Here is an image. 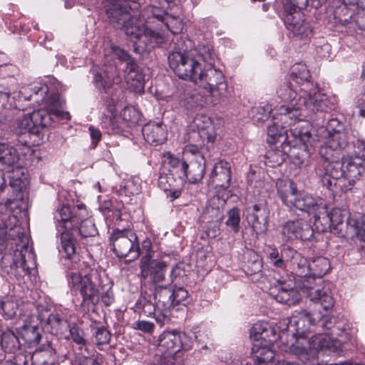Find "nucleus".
Returning a JSON list of instances; mask_svg holds the SVG:
<instances>
[{"mask_svg": "<svg viewBox=\"0 0 365 365\" xmlns=\"http://www.w3.org/2000/svg\"><path fill=\"white\" fill-rule=\"evenodd\" d=\"M103 123L106 126L110 128L113 133H118L121 130L115 113L113 115H106L104 113Z\"/></svg>", "mask_w": 365, "mask_h": 365, "instance_id": "obj_61", "label": "nucleus"}, {"mask_svg": "<svg viewBox=\"0 0 365 365\" xmlns=\"http://www.w3.org/2000/svg\"><path fill=\"white\" fill-rule=\"evenodd\" d=\"M324 95L319 92H305L303 96L298 98V102L292 103L290 107H279L276 114L284 115L285 118L290 120L298 118L302 112L308 115H312L317 112L322 111L324 109Z\"/></svg>", "mask_w": 365, "mask_h": 365, "instance_id": "obj_6", "label": "nucleus"}, {"mask_svg": "<svg viewBox=\"0 0 365 365\" xmlns=\"http://www.w3.org/2000/svg\"><path fill=\"white\" fill-rule=\"evenodd\" d=\"M122 118L127 122L132 123H137L138 120V113L133 107H125L121 113Z\"/></svg>", "mask_w": 365, "mask_h": 365, "instance_id": "obj_62", "label": "nucleus"}, {"mask_svg": "<svg viewBox=\"0 0 365 365\" xmlns=\"http://www.w3.org/2000/svg\"><path fill=\"white\" fill-rule=\"evenodd\" d=\"M19 160L17 150L7 143H0V164L5 166H12Z\"/></svg>", "mask_w": 365, "mask_h": 365, "instance_id": "obj_37", "label": "nucleus"}, {"mask_svg": "<svg viewBox=\"0 0 365 365\" xmlns=\"http://www.w3.org/2000/svg\"><path fill=\"white\" fill-rule=\"evenodd\" d=\"M314 232L309 224L306 221L297 220L286 222L282 230L284 240L300 239L303 241L309 240L313 236Z\"/></svg>", "mask_w": 365, "mask_h": 365, "instance_id": "obj_14", "label": "nucleus"}, {"mask_svg": "<svg viewBox=\"0 0 365 365\" xmlns=\"http://www.w3.org/2000/svg\"><path fill=\"white\" fill-rule=\"evenodd\" d=\"M277 192L284 205L308 214H313L325 208L321 198H315L310 194L298 192L292 181L277 182Z\"/></svg>", "mask_w": 365, "mask_h": 365, "instance_id": "obj_4", "label": "nucleus"}, {"mask_svg": "<svg viewBox=\"0 0 365 365\" xmlns=\"http://www.w3.org/2000/svg\"><path fill=\"white\" fill-rule=\"evenodd\" d=\"M299 146L300 148H298L297 144L292 145L289 141H286V139L282 142L281 145L284 153L297 166H302L308 158L304 144H301Z\"/></svg>", "mask_w": 365, "mask_h": 365, "instance_id": "obj_29", "label": "nucleus"}, {"mask_svg": "<svg viewBox=\"0 0 365 365\" xmlns=\"http://www.w3.org/2000/svg\"><path fill=\"white\" fill-rule=\"evenodd\" d=\"M340 347L339 341L333 339L329 334H319L311 337L297 338L291 346V351L296 355L303 354L314 355L319 351L329 350L336 353Z\"/></svg>", "mask_w": 365, "mask_h": 365, "instance_id": "obj_7", "label": "nucleus"}, {"mask_svg": "<svg viewBox=\"0 0 365 365\" xmlns=\"http://www.w3.org/2000/svg\"><path fill=\"white\" fill-rule=\"evenodd\" d=\"M335 124L338 125V128H333L329 131L327 144L330 148L336 150L344 148L347 144V140L345 133L341 131L342 125L336 119H331L329 121V127H332Z\"/></svg>", "mask_w": 365, "mask_h": 365, "instance_id": "obj_30", "label": "nucleus"}, {"mask_svg": "<svg viewBox=\"0 0 365 365\" xmlns=\"http://www.w3.org/2000/svg\"><path fill=\"white\" fill-rule=\"evenodd\" d=\"M14 202L11 200H7L5 204L0 203V212H4V216L2 219L3 227L0 226V245L6 242L9 240H14L19 233V231H16V229L20 230L17 227L15 223L17 222V219L15 216L11 215L10 210L8 208Z\"/></svg>", "mask_w": 365, "mask_h": 365, "instance_id": "obj_16", "label": "nucleus"}, {"mask_svg": "<svg viewBox=\"0 0 365 365\" xmlns=\"http://www.w3.org/2000/svg\"><path fill=\"white\" fill-rule=\"evenodd\" d=\"M281 150H269L267 154V158L269 160L270 163H273L274 165H280L285 160V154L283 151V148L281 147Z\"/></svg>", "mask_w": 365, "mask_h": 365, "instance_id": "obj_60", "label": "nucleus"}, {"mask_svg": "<svg viewBox=\"0 0 365 365\" xmlns=\"http://www.w3.org/2000/svg\"><path fill=\"white\" fill-rule=\"evenodd\" d=\"M55 354V350L48 343L43 348L36 349L33 354L18 355L16 361L22 362L23 365H53Z\"/></svg>", "mask_w": 365, "mask_h": 365, "instance_id": "obj_15", "label": "nucleus"}, {"mask_svg": "<svg viewBox=\"0 0 365 365\" xmlns=\"http://www.w3.org/2000/svg\"><path fill=\"white\" fill-rule=\"evenodd\" d=\"M276 280L282 285L276 295V299L278 302L289 306L294 305L299 302L300 296L297 289L293 287L292 282L291 284H287L284 277L276 279Z\"/></svg>", "mask_w": 365, "mask_h": 365, "instance_id": "obj_24", "label": "nucleus"}, {"mask_svg": "<svg viewBox=\"0 0 365 365\" xmlns=\"http://www.w3.org/2000/svg\"><path fill=\"white\" fill-rule=\"evenodd\" d=\"M224 217V210L215 206L214 202H210L205 207L202 215V220L207 224L221 223Z\"/></svg>", "mask_w": 365, "mask_h": 365, "instance_id": "obj_40", "label": "nucleus"}, {"mask_svg": "<svg viewBox=\"0 0 365 365\" xmlns=\"http://www.w3.org/2000/svg\"><path fill=\"white\" fill-rule=\"evenodd\" d=\"M170 68L180 78L192 81L197 71L200 70V63L188 51H175L168 55Z\"/></svg>", "mask_w": 365, "mask_h": 365, "instance_id": "obj_8", "label": "nucleus"}, {"mask_svg": "<svg viewBox=\"0 0 365 365\" xmlns=\"http://www.w3.org/2000/svg\"><path fill=\"white\" fill-rule=\"evenodd\" d=\"M1 344L5 352L15 353L20 347L19 338L9 330L3 333Z\"/></svg>", "mask_w": 365, "mask_h": 365, "instance_id": "obj_44", "label": "nucleus"}, {"mask_svg": "<svg viewBox=\"0 0 365 365\" xmlns=\"http://www.w3.org/2000/svg\"><path fill=\"white\" fill-rule=\"evenodd\" d=\"M158 185L162 190L168 192V196L170 197L172 200L178 198L181 195V190L178 187L176 180L171 173H160L158 178Z\"/></svg>", "mask_w": 365, "mask_h": 365, "instance_id": "obj_31", "label": "nucleus"}, {"mask_svg": "<svg viewBox=\"0 0 365 365\" xmlns=\"http://www.w3.org/2000/svg\"><path fill=\"white\" fill-rule=\"evenodd\" d=\"M316 174L320 178L322 185L327 189L331 190L333 186L336 185L338 179H334L332 177L324 170L322 167H317L315 169Z\"/></svg>", "mask_w": 365, "mask_h": 365, "instance_id": "obj_57", "label": "nucleus"}, {"mask_svg": "<svg viewBox=\"0 0 365 365\" xmlns=\"http://www.w3.org/2000/svg\"><path fill=\"white\" fill-rule=\"evenodd\" d=\"M143 41H144L135 46V52L142 53L150 51L156 46H161L164 42L163 37L161 35L150 29L149 31H147V36H143Z\"/></svg>", "mask_w": 365, "mask_h": 365, "instance_id": "obj_33", "label": "nucleus"}, {"mask_svg": "<svg viewBox=\"0 0 365 365\" xmlns=\"http://www.w3.org/2000/svg\"><path fill=\"white\" fill-rule=\"evenodd\" d=\"M344 164V178L349 181V185H345L346 190H351L356 180H359L365 175V158L364 155L357 153L347 155L343 157Z\"/></svg>", "mask_w": 365, "mask_h": 365, "instance_id": "obj_12", "label": "nucleus"}, {"mask_svg": "<svg viewBox=\"0 0 365 365\" xmlns=\"http://www.w3.org/2000/svg\"><path fill=\"white\" fill-rule=\"evenodd\" d=\"M61 242L65 253L63 265L67 269L66 276L71 272H83L87 264L81 261V256L76 251V239L73 235L68 230H66L61 232Z\"/></svg>", "mask_w": 365, "mask_h": 365, "instance_id": "obj_11", "label": "nucleus"}, {"mask_svg": "<svg viewBox=\"0 0 365 365\" xmlns=\"http://www.w3.org/2000/svg\"><path fill=\"white\" fill-rule=\"evenodd\" d=\"M0 307L6 319H13L19 310V301L14 297H6L0 302Z\"/></svg>", "mask_w": 365, "mask_h": 365, "instance_id": "obj_43", "label": "nucleus"}, {"mask_svg": "<svg viewBox=\"0 0 365 365\" xmlns=\"http://www.w3.org/2000/svg\"><path fill=\"white\" fill-rule=\"evenodd\" d=\"M286 136L282 134L279 130V126L276 123L267 126V141L269 144H274L277 142H282L288 140V132L285 131Z\"/></svg>", "mask_w": 365, "mask_h": 365, "instance_id": "obj_50", "label": "nucleus"}, {"mask_svg": "<svg viewBox=\"0 0 365 365\" xmlns=\"http://www.w3.org/2000/svg\"><path fill=\"white\" fill-rule=\"evenodd\" d=\"M284 257H289L288 264L296 275L304 277L309 274V263L297 251L290 247V251L284 252Z\"/></svg>", "mask_w": 365, "mask_h": 365, "instance_id": "obj_21", "label": "nucleus"}, {"mask_svg": "<svg viewBox=\"0 0 365 365\" xmlns=\"http://www.w3.org/2000/svg\"><path fill=\"white\" fill-rule=\"evenodd\" d=\"M291 17L287 19V28L291 31L294 36L300 38H308L312 33V29L309 23L305 22L301 19V16L293 21Z\"/></svg>", "mask_w": 365, "mask_h": 365, "instance_id": "obj_35", "label": "nucleus"}, {"mask_svg": "<svg viewBox=\"0 0 365 365\" xmlns=\"http://www.w3.org/2000/svg\"><path fill=\"white\" fill-rule=\"evenodd\" d=\"M173 300L174 302V307L184 302L188 296V292L183 288H178L173 291Z\"/></svg>", "mask_w": 365, "mask_h": 365, "instance_id": "obj_64", "label": "nucleus"}, {"mask_svg": "<svg viewBox=\"0 0 365 365\" xmlns=\"http://www.w3.org/2000/svg\"><path fill=\"white\" fill-rule=\"evenodd\" d=\"M240 210L234 207L228 212V219L226 221V225L232 227L234 232H238L240 230Z\"/></svg>", "mask_w": 365, "mask_h": 365, "instance_id": "obj_55", "label": "nucleus"}, {"mask_svg": "<svg viewBox=\"0 0 365 365\" xmlns=\"http://www.w3.org/2000/svg\"><path fill=\"white\" fill-rule=\"evenodd\" d=\"M119 29H123L125 34L134 41V48L144 41L143 36H147V31H149L145 26L144 19L135 13Z\"/></svg>", "mask_w": 365, "mask_h": 365, "instance_id": "obj_18", "label": "nucleus"}, {"mask_svg": "<svg viewBox=\"0 0 365 365\" xmlns=\"http://www.w3.org/2000/svg\"><path fill=\"white\" fill-rule=\"evenodd\" d=\"M187 142L197 144L198 146H205V143H210L214 141L213 139L210 138L207 135H202V133L197 130H195L190 126L189 131L187 133Z\"/></svg>", "mask_w": 365, "mask_h": 365, "instance_id": "obj_52", "label": "nucleus"}, {"mask_svg": "<svg viewBox=\"0 0 365 365\" xmlns=\"http://www.w3.org/2000/svg\"><path fill=\"white\" fill-rule=\"evenodd\" d=\"M317 167H322L324 168V170L326 173H328L332 178L338 179L341 181L340 178L341 177H344V164L343 163V158L341 160H331V161H324L321 162Z\"/></svg>", "mask_w": 365, "mask_h": 365, "instance_id": "obj_41", "label": "nucleus"}, {"mask_svg": "<svg viewBox=\"0 0 365 365\" xmlns=\"http://www.w3.org/2000/svg\"><path fill=\"white\" fill-rule=\"evenodd\" d=\"M20 335L25 343L35 345L41 338V329L37 325L26 323L21 329Z\"/></svg>", "mask_w": 365, "mask_h": 365, "instance_id": "obj_38", "label": "nucleus"}, {"mask_svg": "<svg viewBox=\"0 0 365 365\" xmlns=\"http://www.w3.org/2000/svg\"><path fill=\"white\" fill-rule=\"evenodd\" d=\"M112 250L117 257L133 262L140 256V247L136 235L130 230L116 228L110 237Z\"/></svg>", "mask_w": 365, "mask_h": 365, "instance_id": "obj_5", "label": "nucleus"}, {"mask_svg": "<svg viewBox=\"0 0 365 365\" xmlns=\"http://www.w3.org/2000/svg\"><path fill=\"white\" fill-rule=\"evenodd\" d=\"M173 296V290L170 288L166 287H155L154 298L157 312H162L164 317L166 315V312H169L170 309L174 307Z\"/></svg>", "mask_w": 365, "mask_h": 365, "instance_id": "obj_26", "label": "nucleus"}, {"mask_svg": "<svg viewBox=\"0 0 365 365\" xmlns=\"http://www.w3.org/2000/svg\"><path fill=\"white\" fill-rule=\"evenodd\" d=\"M309 263V274L319 278L325 275L331 269L329 259L322 256L313 257Z\"/></svg>", "mask_w": 365, "mask_h": 365, "instance_id": "obj_36", "label": "nucleus"}, {"mask_svg": "<svg viewBox=\"0 0 365 365\" xmlns=\"http://www.w3.org/2000/svg\"><path fill=\"white\" fill-rule=\"evenodd\" d=\"M314 276H309L302 282V289H307L308 296L311 301L316 304L321 305L324 310H329L332 308L334 304L333 297L328 292V291L320 290L319 289H314L312 284H314Z\"/></svg>", "mask_w": 365, "mask_h": 365, "instance_id": "obj_19", "label": "nucleus"}, {"mask_svg": "<svg viewBox=\"0 0 365 365\" xmlns=\"http://www.w3.org/2000/svg\"><path fill=\"white\" fill-rule=\"evenodd\" d=\"M140 5L130 0H105L104 8L108 19L110 23L118 28L125 23L133 14L134 10H138Z\"/></svg>", "mask_w": 365, "mask_h": 365, "instance_id": "obj_9", "label": "nucleus"}, {"mask_svg": "<svg viewBox=\"0 0 365 365\" xmlns=\"http://www.w3.org/2000/svg\"><path fill=\"white\" fill-rule=\"evenodd\" d=\"M205 162L203 158L200 161H192L190 164L183 163L182 173L191 183L200 182L205 175Z\"/></svg>", "mask_w": 365, "mask_h": 365, "instance_id": "obj_28", "label": "nucleus"}, {"mask_svg": "<svg viewBox=\"0 0 365 365\" xmlns=\"http://www.w3.org/2000/svg\"><path fill=\"white\" fill-rule=\"evenodd\" d=\"M313 214L314 215V225L318 230L322 232H327L333 227L331 220L326 207L324 210H320Z\"/></svg>", "mask_w": 365, "mask_h": 365, "instance_id": "obj_45", "label": "nucleus"}, {"mask_svg": "<svg viewBox=\"0 0 365 365\" xmlns=\"http://www.w3.org/2000/svg\"><path fill=\"white\" fill-rule=\"evenodd\" d=\"M282 5L284 10L283 16L285 24H287L288 17H291L292 19V21H293L301 16V12L292 0H282Z\"/></svg>", "mask_w": 365, "mask_h": 365, "instance_id": "obj_51", "label": "nucleus"}, {"mask_svg": "<svg viewBox=\"0 0 365 365\" xmlns=\"http://www.w3.org/2000/svg\"><path fill=\"white\" fill-rule=\"evenodd\" d=\"M269 328V324L264 322H259L255 323L250 330V336L254 340L258 341L264 339V334Z\"/></svg>", "mask_w": 365, "mask_h": 365, "instance_id": "obj_58", "label": "nucleus"}, {"mask_svg": "<svg viewBox=\"0 0 365 365\" xmlns=\"http://www.w3.org/2000/svg\"><path fill=\"white\" fill-rule=\"evenodd\" d=\"M191 128L197 130L202 133L203 136L207 135L215 139V131L212 119L205 115H197L190 125Z\"/></svg>", "mask_w": 365, "mask_h": 365, "instance_id": "obj_34", "label": "nucleus"}, {"mask_svg": "<svg viewBox=\"0 0 365 365\" xmlns=\"http://www.w3.org/2000/svg\"><path fill=\"white\" fill-rule=\"evenodd\" d=\"M125 81L135 92H140L144 89V75L141 68L134 62H128L125 67Z\"/></svg>", "mask_w": 365, "mask_h": 365, "instance_id": "obj_22", "label": "nucleus"}, {"mask_svg": "<svg viewBox=\"0 0 365 365\" xmlns=\"http://www.w3.org/2000/svg\"><path fill=\"white\" fill-rule=\"evenodd\" d=\"M93 330L96 344L99 349H102L103 345L109 343L111 337L110 333L103 327H94Z\"/></svg>", "mask_w": 365, "mask_h": 365, "instance_id": "obj_54", "label": "nucleus"}, {"mask_svg": "<svg viewBox=\"0 0 365 365\" xmlns=\"http://www.w3.org/2000/svg\"><path fill=\"white\" fill-rule=\"evenodd\" d=\"M38 317L41 322L45 320L46 324L50 327L51 331L56 334H58L67 325V320L58 313L49 314L47 317L41 314Z\"/></svg>", "mask_w": 365, "mask_h": 365, "instance_id": "obj_42", "label": "nucleus"}, {"mask_svg": "<svg viewBox=\"0 0 365 365\" xmlns=\"http://www.w3.org/2000/svg\"><path fill=\"white\" fill-rule=\"evenodd\" d=\"M135 309L139 313H143L145 316L150 317L155 314L157 307L155 303L153 304L145 297L140 296L135 303Z\"/></svg>", "mask_w": 365, "mask_h": 365, "instance_id": "obj_49", "label": "nucleus"}, {"mask_svg": "<svg viewBox=\"0 0 365 365\" xmlns=\"http://www.w3.org/2000/svg\"><path fill=\"white\" fill-rule=\"evenodd\" d=\"M296 119L294 118V123L292 125L290 123L291 128L289 130L290 134L295 138V140H299V142L304 144L307 140H308L310 137V133L304 129L303 126L301 125V120H299L298 122H295Z\"/></svg>", "mask_w": 365, "mask_h": 365, "instance_id": "obj_48", "label": "nucleus"}, {"mask_svg": "<svg viewBox=\"0 0 365 365\" xmlns=\"http://www.w3.org/2000/svg\"><path fill=\"white\" fill-rule=\"evenodd\" d=\"M231 181V168L230 164L220 160L215 164L209 176L208 185L214 188L227 189Z\"/></svg>", "mask_w": 365, "mask_h": 365, "instance_id": "obj_17", "label": "nucleus"}, {"mask_svg": "<svg viewBox=\"0 0 365 365\" xmlns=\"http://www.w3.org/2000/svg\"><path fill=\"white\" fill-rule=\"evenodd\" d=\"M277 96L287 105L280 107H290L292 103L298 102V94L296 88H294L292 81L289 79L279 85L277 90Z\"/></svg>", "mask_w": 365, "mask_h": 365, "instance_id": "obj_32", "label": "nucleus"}, {"mask_svg": "<svg viewBox=\"0 0 365 365\" xmlns=\"http://www.w3.org/2000/svg\"><path fill=\"white\" fill-rule=\"evenodd\" d=\"M185 336V333L177 331H164L159 337L158 347L162 352L176 353L185 349L182 339Z\"/></svg>", "mask_w": 365, "mask_h": 365, "instance_id": "obj_20", "label": "nucleus"}, {"mask_svg": "<svg viewBox=\"0 0 365 365\" xmlns=\"http://www.w3.org/2000/svg\"><path fill=\"white\" fill-rule=\"evenodd\" d=\"M143 249L145 250L146 252L140 259L141 277L143 279L149 277L154 284L164 281L167 267L165 263L159 259H152L150 255L151 242L150 241L143 242Z\"/></svg>", "mask_w": 365, "mask_h": 365, "instance_id": "obj_10", "label": "nucleus"}, {"mask_svg": "<svg viewBox=\"0 0 365 365\" xmlns=\"http://www.w3.org/2000/svg\"><path fill=\"white\" fill-rule=\"evenodd\" d=\"M272 112V109L269 105L255 108L252 110V113H254V120L257 123L264 122L267 119H268Z\"/></svg>", "mask_w": 365, "mask_h": 365, "instance_id": "obj_56", "label": "nucleus"}, {"mask_svg": "<svg viewBox=\"0 0 365 365\" xmlns=\"http://www.w3.org/2000/svg\"><path fill=\"white\" fill-rule=\"evenodd\" d=\"M319 318V314H312L307 311L301 312L294 321L297 338L307 337L311 327L315 324L316 320Z\"/></svg>", "mask_w": 365, "mask_h": 365, "instance_id": "obj_27", "label": "nucleus"}, {"mask_svg": "<svg viewBox=\"0 0 365 365\" xmlns=\"http://www.w3.org/2000/svg\"><path fill=\"white\" fill-rule=\"evenodd\" d=\"M329 217L331 220L333 228L343 223L344 220L346 217L345 214L342 213V211L339 208H334L330 212H329Z\"/></svg>", "mask_w": 365, "mask_h": 365, "instance_id": "obj_63", "label": "nucleus"}, {"mask_svg": "<svg viewBox=\"0 0 365 365\" xmlns=\"http://www.w3.org/2000/svg\"><path fill=\"white\" fill-rule=\"evenodd\" d=\"M68 282L71 288L79 291L83 297V307L95 305L100 298L106 306H110L114 302V295L110 282L103 284V281L97 270L91 269L89 274L71 272L68 274Z\"/></svg>", "mask_w": 365, "mask_h": 365, "instance_id": "obj_3", "label": "nucleus"}, {"mask_svg": "<svg viewBox=\"0 0 365 365\" xmlns=\"http://www.w3.org/2000/svg\"><path fill=\"white\" fill-rule=\"evenodd\" d=\"M80 214H77L75 208L71 210L68 205H63L58 208L55 214V219L58 222L57 227L61 229L70 230L74 225L78 222Z\"/></svg>", "mask_w": 365, "mask_h": 365, "instance_id": "obj_25", "label": "nucleus"}, {"mask_svg": "<svg viewBox=\"0 0 365 365\" xmlns=\"http://www.w3.org/2000/svg\"><path fill=\"white\" fill-rule=\"evenodd\" d=\"M33 91L34 93L29 96V100H34L38 103L45 101L47 109L34 110L31 113L23 115L17 120L19 131H17L16 135L19 138L23 137L19 141L24 145L30 144L27 137L31 135L36 136L38 139H43V130L52 123V115L63 120L70 118L69 113L62 109L64 102L58 93H53L46 98L48 91L46 85L34 86Z\"/></svg>", "mask_w": 365, "mask_h": 365, "instance_id": "obj_1", "label": "nucleus"}, {"mask_svg": "<svg viewBox=\"0 0 365 365\" xmlns=\"http://www.w3.org/2000/svg\"><path fill=\"white\" fill-rule=\"evenodd\" d=\"M78 231L82 238L93 237L98 235V230L91 219L83 220L78 227Z\"/></svg>", "mask_w": 365, "mask_h": 365, "instance_id": "obj_53", "label": "nucleus"}, {"mask_svg": "<svg viewBox=\"0 0 365 365\" xmlns=\"http://www.w3.org/2000/svg\"><path fill=\"white\" fill-rule=\"evenodd\" d=\"M153 15L158 20L165 21V24L167 28L174 34H177L181 32L182 30V21L178 18L173 16H170L166 14V17H164L162 14H155L153 13Z\"/></svg>", "mask_w": 365, "mask_h": 365, "instance_id": "obj_47", "label": "nucleus"}, {"mask_svg": "<svg viewBox=\"0 0 365 365\" xmlns=\"http://www.w3.org/2000/svg\"><path fill=\"white\" fill-rule=\"evenodd\" d=\"M287 251H290V247H284L280 252L276 248L269 247L267 257L269 263L277 268L285 269L288 265L289 257H284V254Z\"/></svg>", "mask_w": 365, "mask_h": 365, "instance_id": "obj_39", "label": "nucleus"}, {"mask_svg": "<svg viewBox=\"0 0 365 365\" xmlns=\"http://www.w3.org/2000/svg\"><path fill=\"white\" fill-rule=\"evenodd\" d=\"M311 75L307 66L304 63H297L292 68V71L290 75V81H294L298 84L308 82Z\"/></svg>", "mask_w": 365, "mask_h": 365, "instance_id": "obj_46", "label": "nucleus"}, {"mask_svg": "<svg viewBox=\"0 0 365 365\" xmlns=\"http://www.w3.org/2000/svg\"><path fill=\"white\" fill-rule=\"evenodd\" d=\"M145 141L151 145L163 143L166 138L167 133L162 123H148L142 129Z\"/></svg>", "mask_w": 365, "mask_h": 365, "instance_id": "obj_23", "label": "nucleus"}, {"mask_svg": "<svg viewBox=\"0 0 365 365\" xmlns=\"http://www.w3.org/2000/svg\"><path fill=\"white\" fill-rule=\"evenodd\" d=\"M247 220L257 235L265 234L268 228L269 212L264 202L247 207Z\"/></svg>", "mask_w": 365, "mask_h": 365, "instance_id": "obj_13", "label": "nucleus"}, {"mask_svg": "<svg viewBox=\"0 0 365 365\" xmlns=\"http://www.w3.org/2000/svg\"><path fill=\"white\" fill-rule=\"evenodd\" d=\"M197 55L204 63L203 68L197 71L191 81L210 93L213 105L223 102L227 98V83L222 72L214 66L215 54L212 48L202 45L197 49Z\"/></svg>", "mask_w": 365, "mask_h": 365, "instance_id": "obj_2", "label": "nucleus"}, {"mask_svg": "<svg viewBox=\"0 0 365 365\" xmlns=\"http://www.w3.org/2000/svg\"><path fill=\"white\" fill-rule=\"evenodd\" d=\"M346 223L357 236H362V215L350 216L346 219Z\"/></svg>", "mask_w": 365, "mask_h": 365, "instance_id": "obj_59", "label": "nucleus"}]
</instances>
